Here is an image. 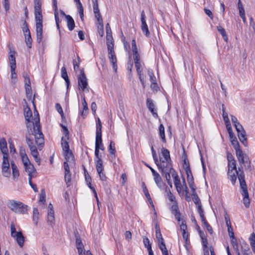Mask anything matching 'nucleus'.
Here are the masks:
<instances>
[{"mask_svg":"<svg viewBox=\"0 0 255 255\" xmlns=\"http://www.w3.org/2000/svg\"><path fill=\"white\" fill-rule=\"evenodd\" d=\"M34 17L36 21L37 41L40 43L43 36V16L41 0H34Z\"/></svg>","mask_w":255,"mask_h":255,"instance_id":"obj_1","label":"nucleus"},{"mask_svg":"<svg viewBox=\"0 0 255 255\" xmlns=\"http://www.w3.org/2000/svg\"><path fill=\"white\" fill-rule=\"evenodd\" d=\"M156 164L162 175L165 178L167 184L172 187V184L170 179V172L174 170V169L172 168L171 160H168L167 158L165 157H159V159H158V162H156Z\"/></svg>","mask_w":255,"mask_h":255,"instance_id":"obj_2","label":"nucleus"},{"mask_svg":"<svg viewBox=\"0 0 255 255\" xmlns=\"http://www.w3.org/2000/svg\"><path fill=\"white\" fill-rule=\"evenodd\" d=\"M19 152L24 166L25 170L28 173V177H35L36 176V170L28 158L25 149L23 147H20L19 149Z\"/></svg>","mask_w":255,"mask_h":255,"instance_id":"obj_3","label":"nucleus"},{"mask_svg":"<svg viewBox=\"0 0 255 255\" xmlns=\"http://www.w3.org/2000/svg\"><path fill=\"white\" fill-rule=\"evenodd\" d=\"M7 207L12 212L19 214L27 213L28 207L21 202L15 200H9L6 203Z\"/></svg>","mask_w":255,"mask_h":255,"instance_id":"obj_4","label":"nucleus"},{"mask_svg":"<svg viewBox=\"0 0 255 255\" xmlns=\"http://www.w3.org/2000/svg\"><path fill=\"white\" fill-rule=\"evenodd\" d=\"M34 120L35 124H34V122H32L33 124V132L32 134L35 137V144L39 146V149H40V146H42V145L44 144V137L43 133L40 130L39 118L37 119H35Z\"/></svg>","mask_w":255,"mask_h":255,"instance_id":"obj_5","label":"nucleus"},{"mask_svg":"<svg viewBox=\"0 0 255 255\" xmlns=\"http://www.w3.org/2000/svg\"><path fill=\"white\" fill-rule=\"evenodd\" d=\"M10 235L16 241L18 246L22 248L24 243V237L21 231L17 232L14 224L11 223L10 224Z\"/></svg>","mask_w":255,"mask_h":255,"instance_id":"obj_6","label":"nucleus"},{"mask_svg":"<svg viewBox=\"0 0 255 255\" xmlns=\"http://www.w3.org/2000/svg\"><path fill=\"white\" fill-rule=\"evenodd\" d=\"M114 43H110L107 45L108 57L111 63L112 64L113 68L116 72L117 70V58L114 50Z\"/></svg>","mask_w":255,"mask_h":255,"instance_id":"obj_7","label":"nucleus"},{"mask_svg":"<svg viewBox=\"0 0 255 255\" xmlns=\"http://www.w3.org/2000/svg\"><path fill=\"white\" fill-rule=\"evenodd\" d=\"M26 140L27 144L30 148L32 156L33 157L35 162L38 164V165H40L41 159L38 156V152L37 147L29 137L26 136Z\"/></svg>","mask_w":255,"mask_h":255,"instance_id":"obj_8","label":"nucleus"},{"mask_svg":"<svg viewBox=\"0 0 255 255\" xmlns=\"http://www.w3.org/2000/svg\"><path fill=\"white\" fill-rule=\"evenodd\" d=\"M170 174L173 179L174 185L178 193L180 194L182 192H185V189L182 188V183H181L180 179L179 178L178 175L175 170H172V172H170Z\"/></svg>","mask_w":255,"mask_h":255,"instance_id":"obj_9","label":"nucleus"},{"mask_svg":"<svg viewBox=\"0 0 255 255\" xmlns=\"http://www.w3.org/2000/svg\"><path fill=\"white\" fill-rule=\"evenodd\" d=\"M10 164L9 163L8 157L2 158L1 164V174L3 176L9 177L11 175Z\"/></svg>","mask_w":255,"mask_h":255,"instance_id":"obj_10","label":"nucleus"},{"mask_svg":"<svg viewBox=\"0 0 255 255\" xmlns=\"http://www.w3.org/2000/svg\"><path fill=\"white\" fill-rule=\"evenodd\" d=\"M78 83L79 87L82 89V91H89L87 89L88 82L87 79L84 73V70H81L80 74L78 76Z\"/></svg>","mask_w":255,"mask_h":255,"instance_id":"obj_11","label":"nucleus"},{"mask_svg":"<svg viewBox=\"0 0 255 255\" xmlns=\"http://www.w3.org/2000/svg\"><path fill=\"white\" fill-rule=\"evenodd\" d=\"M140 21L141 26L140 28L141 31L144 35L148 37L150 36V32L148 30V27L146 22V16L144 10L141 12L140 14Z\"/></svg>","mask_w":255,"mask_h":255,"instance_id":"obj_12","label":"nucleus"},{"mask_svg":"<svg viewBox=\"0 0 255 255\" xmlns=\"http://www.w3.org/2000/svg\"><path fill=\"white\" fill-rule=\"evenodd\" d=\"M63 132L65 137H62L61 138V146L63 152L66 151L70 150L69 149V145L68 142L69 139V131L67 127L62 126Z\"/></svg>","mask_w":255,"mask_h":255,"instance_id":"obj_13","label":"nucleus"},{"mask_svg":"<svg viewBox=\"0 0 255 255\" xmlns=\"http://www.w3.org/2000/svg\"><path fill=\"white\" fill-rule=\"evenodd\" d=\"M100 149L102 150H104L105 149L104 145L102 143V132L96 133L95 150V155H98Z\"/></svg>","mask_w":255,"mask_h":255,"instance_id":"obj_14","label":"nucleus"},{"mask_svg":"<svg viewBox=\"0 0 255 255\" xmlns=\"http://www.w3.org/2000/svg\"><path fill=\"white\" fill-rule=\"evenodd\" d=\"M23 32L25 35V42L28 47L30 48L31 46L32 38L30 35V31L28 29V25L25 20L24 21L22 26Z\"/></svg>","mask_w":255,"mask_h":255,"instance_id":"obj_15","label":"nucleus"},{"mask_svg":"<svg viewBox=\"0 0 255 255\" xmlns=\"http://www.w3.org/2000/svg\"><path fill=\"white\" fill-rule=\"evenodd\" d=\"M64 169L65 170V182L67 187H69L71 184V174L70 171L69 165H67L66 163H64Z\"/></svg>","mask_w":255,"mask_h":255,"instance_id":"obj_16","label":"nucleus"},{"mask_svg":"<svg viewBox=\"0 0 255 255\" xmlns=\"http://www.w3.org/2000/svg\"><path fill=\"white\" fill-rule=\"evenodd\" d=\"M0 150L2 154V158L8 157V148L7 142L5 138L0 139Z\"/></svg>","mask_w":255,"mask_h":255,"instance_id":"obj_17","label":"nucleus"},{"mask_svg":"<svg viewBox=\"0 0 255 255\" xmlns=\"http://www.w3.org/2000/svg\"><path fill=\"white\" fill-rule=\"evenodd\" d=\"M63 152L65 160L64 163H66L67 165H69V167L73 165L74 164V157L72 151L68 150Z\"/></svg>","mask_w":255,"mask_h":255,"instance_id":"obj_18","label":"nucleus"},{"mask_svg":"<svg viewBox=\"0 0 255 255\" xmlns=\"http://www.w3.org/2000/svg\"><path fill=\"white\" fill-rule=\"evenodd\" d=\"M8 49V59L10 65V68L16 67L15 51L13 48L10 46H9Z\"/></svg>","mask_w":255,"mask_h":255,"instance_id":"obj_19","label":"nucleus"},{"mask_svg":"<svg viewBox=\"0 0 255 255\" xmlns=\"http://www.w3.org/2000/svg\"><path fill=\"white\" fill-rule=\"evenodd\" d=\"M172 213L174 215L175 219L180 223L181 221L180 216L181 214L179 211V208L176 202L173 203L170 208Z\"/></svg>","mask_w":255,"mask_h":255,"instance_id":"obj_20","label":"nucleus"},{"mask_svg":"<svg viewBox=\"0 0 255 255\" xmlns=\"http://www.w3.org/2000/svg\"><path fill=\"white\" fill-rule=\"evenodd\" d=\"M142 191L144 194V195L145 196L146 198H147L148 203L151 205L153 210L154 211H155V208H154V206L153 205L152 200L150 197V196L148 192V189L146 188V185L144 182L142 183Z\"/></svg>","mask_w":255,"mask_h":255,"instance_id":"obj_21","label":"nucleus"},{"mask_svg":"<svg viewBox=\"0 0 255 255\" xmlns=\"http://www.w3.org/2000/svg\"><path fill=\"white\" fill-rule=\"evenodd\" d=\"M242 194L243 196V203H244L245 206L246 208H248L250 207V200L249 199L248 189H247V188H246V189H242Z\"/></svg>","mask_w":255,"mask_h":255,"instance_id":"obj_22","label":"nucleus"},{"mask_svg":"<svg viewBox=\"0 0 255 255\" xmlns=\"http://www.w3.org/2000/svg\"><path fill=\"white\" fill-rule=\"evenodd\" d=\"M180 230L182 231V236L183 238L185 241V244L187 243V241L188 240V234L186 232L187 227L184 221L182 220L181 223L180 224Z\"/></svg>","mask_w":255,"mask_h":255,"instance_id":"obj_23","label":"nucleus"},{"mask_svg":"<svg viewBox=\"0 0 255 255\" xmlns=\"http://www.w3.org/2000/svg\"><path fill=\"white\" fill-rule=\"evenodd\" d=\"M152 173L153 176L154 180L158 187L159 188L162 187L163 183L162 179L159 174L154 169H152Z\"/></svg>","mask_w":255,"mask_h":255,"instance_id":"obj_24","label":"nucleus"},{"mask_svg":"<svg viewBox=\"0 0 255 255\" xmlns=\"http://www.w3.org/2000/svg\"><path fill=\"white\" fill-rule=\"evenodd\" d=\"M228 171L233 172V170H237L236 161L232 155H228Z\"/></svg>","mask_w":255,"mask_h":255,"instance_id":"obj_25","label":"nucleus"},{"mask_svg":"<svg viewBox=\"0 0 255 255\" xmlns=\"http://www.w3.org/2000/svg\"><path fill=\"white\" fill-rule=\"evenodd\" d=\"M76 247L78 250L79 255H87L85 254V251L84 249V246L82 243V241L80 238L76 237Z\"/></svg>","mask_w":255,"mask_h":255,"instance_id":"obj_26","label":"nucleus"},{"mask_svg":"<svg viewBox=\"0 0 255 255\" xmlns=\"http://www.w3.org/2000/svg\"><path fill=\"white\" fill-rule=\"evenodd\" d=\"M10 167L12 169L13 179V180H16L19 177V173L18 169L13 161H10Z\"/></svg>","mask_w":255,"mask_h":255,"instance_id":"obj_27","label":"nucleus"},{"mask_svg":"<svg viewBox=\"0 0 255 255\" xmlns=\"http://www.w3.org/2000/svg\"><path fill=\"white\" fill-rule=\"evenodd\" d=\"M96 159H95V165L96 167L97 171H101L104 170V167L103 165V161L102 159L101 156L99 155H95Z\"/></svg>","mask_w":255,"mask_h":255,"instance_id":"obj_28","label":"nucleus"},{"mask_svg":"<svg viewBox=\"0 0 255 255\" xmlns=\"http://www.w3.org/2000/svg\"><path fill=\"white\" fill-rule=\"evenodd\" d=\"M238 179L240 181V185L241 189L247 188L246 183L245 180V174L243 171H241L239 174L238 173Z\"/></svg>","mask_w":255,"mask_h":255,"instance_id":"obj_29","label":"nucleus"},{"mask_svg":"<svg viewBox=\"0 0 255 255\" xmlns=\"http://www.w3.org/2000/svg\"><path fill=\"white\" fill-rule=\"evenodd\" d=\"M24 114L25 120L30 123L32 122V113L30 109L28 107H26L24 108Z\"/></svg>","mask_w":255,"mask_h":255,"instance_id":"obj_30","label":"nucleus"},{"mask_svg":"<svg viewBox=\"0 0 255 255\" xmlns=\"http://www.w3.org/2000/svg\"><path fill=\"white\" fill-rule=\"evenodd\" d=\"M106 29L107 32V45L110 43H114L113 41V37L112 35V31L109 23H107L106 25Z\"/></svg>","mask_w":255,"mask_h":255,"instance_id":"obj_31","label":"nucleus"},{"mask_svg":"<svg viewBox=\"0 0 255 255\" xmlns=\"http://www.w3.org/2000/svg\"><path fill=\"white\" fill-rule=\"evenodd\" d=\"M61 77L65 81L67 85V88L68 89L70 85V81L68 76L66 69L65 66H63L61 68Z\"/></svg>","mask_w":255,"mask_h":255,"instance_id":"obj_32","label":"nucleus"},{"mask_svg":"<svg viewBox=\"0 0 255 255\" xmlns=\"http://www.w3.org/2000/svg\"><path fill=\"white\" fill-rule=\"evenodd\" d=\"M55 222L54 210L47 211V223L50 226H53Z\"/></svg>","mask_w":255,"mask_h":255,"instance_id":"obj_33","label":"nucleus"},{"mask_svg":"<svg viewBox=\"0 0 255 255\" xmlns=\"http://www.w3.org/2000/svg\"><path fill=\"white\" fill-rule=\"evenodd\" d=\"M67 27L69 30H72L75 27V22L70 15L66 16Z\"/></svg>","mask_w":255,"mask_h":255,"instance_id":"obj_34","label":"nucleus"},{"mask_svg":"<svg viewBox=\"0 0 255 255\" xmlns=\"http://www.w3.org/2000/svg\"><path fill=\"white\" fill-rule=\"evenodd\" d=\"M236 152L239 163L240 164H244L246 156L243 153L242 150L241 149H237V150H236Z\"/></svg>","mask_w":255,"mask_h":255,"instance_id":"obj_35","label":"nucleus"},{"mask_svg":"<svg viewBox=\"0 0 255 255\" xmlns=\"http://www.w3.org/2000/svg\"><path fill=\"white\" fill-rule=\"evenodd\" d=\"M240 141L245 145L247 144V138L246 137V132L244 129L241 130V131L237 132Z\"/></svg>","mask_w":255,"mask_h":255,"instance_id":"obj_36","label":"nucleus"},{"mask_svg":"<svg viewBox=\"0 0 255 255\" xmlns=\"http://www.w3.org/2000/svg\"><path fill=\"white\" fill-rule=\"evenodd\" d=\"M199 235L202 240V243L204 248L208 249V240L204 232L199 230Z\"/></svg>","mask_w":255,"mask_h":255,"instance_id":"obj_37","label":"nucleus"},{"mask_svg":"<svg viewBox=\"0 0 255 255\" xmlns=\"http://www.w3.org/2000/svg\"><path fill=\"white\" fill-rule=\"evenodd\" d=\"M155 236L157 240L158 243L164 241L160 232L159 226L158 225H156L155 226Z\"/></svg>","mask_w":255,"mask_h":255,"instance_id":"obj_38","label":"nucleus"},{"mask_svg":"<svg viewBox=\"0 0 255 255\" xmlns=\"http://www.w3.org/2000/svg\"><path fill=\"white\" fill-rule=\"evenodd\" d=\"M231 239V243L233 246V248L234 250L235 251L237 255H240V251H239V246H238V244L237 239L235 237L232 238Z\"/></svg>","mask_w":255,"mask_h":255,"instance_id":"obj_39","label":"nucleus"},{"mask_svg":"<svg viewBox=\"0 0 255 255\" xmlns=\"http://www.w3.org/2000/svg\"><path fill=\"white\" fill-rule=\"evenodd\" d=\"M159 157H165V158H167L168 160H170V156L169 151L164 147L161 148V154H159Z\"/></svg>","mask_w":255,"mask_h":255,"instance_id":"obj_40","label":"nucleus"},{"mask_svg":"<svg viewBox=\"0 0 255 255\" xmlns=\"http://www.w3.org/2000/svg\"><path fill=\"white\" fill-rule=\"evenodd\" d=\"M39 217V213L36 208L33 209L32 220L35 225H37Z\"/></svg>","mask_w":255,"mask_h":255,"instance_id":"obj_41","label":"nucleus"},{"mask_svg":"<svg viewBox=\"0 0 255 255\" xmlns=\"http://www.w3.org/2000/svg\"><path fill=\"white\" fill-rule=\"evenodd\" d=\"M159 135L163 142H166L164 127L162 124H160L158 128Z\"/></svg>","mask_w":255,"mask_h":255,"instance_id":"obj_42","label":"nucleus"},{"mask_svg":"<svg viewBox=\"0 0 255 255\" xmlns=\"http://www.w3.org/2000/svg\"><path fill=\"white\" fill-rule=\"evenodd\" d=\"M26 97L28 100H32V102L34 100V98H32V92L31 88V86L27 85V87H25Z\"/></svg>","mask_w":255,"mask_h":255,"instance_id":"obj_43","label":"nucleus"},{"mask_svg":"<svg viewBox=\"0 0 255 255\" xmlns=\"http://www.w3.org/2000/svg\"><path fill=\"white\" fill-rule=\"evenodd\" d=\"M54 17L55 19L57 28L59 29V19L58 17V9L57 6H53Z\"/></svg>","mask_w":255,"mask_h":255,"instance_id":"obj_44","label":"nucleus"},{"mask_svg":"<svg viewBox=\"0 0 255 255\" xmlns=\"http://www.w3.org/2000/svg\"><path fill=\"white\" fill-rule=\"evenodd\" d=\"M249 241L253 251L255 253V234L254 233L251 235Z\"/></svg>","mask_w":255,"mask_h":255,"instance_id":"obj_45","label":"nucleus"},{"mask_svg":"<svg viewBox=\"0 0 255 255\" xmlns=\"http://www.w3.org/2000/svg\"><path fill=\"white\" fill-rule=\"evenodd\" d=\"M218 31L220 33V34L222 35L223 38L224 40L226 41H227L228 40V36L226 34V31L225 29L222 27L221 26H218L217 27Z\"/></svg>","mask_w":255,"mask_h":255,"instance_id":"obj_46","label":"nucleus"},{"mask_svg":"<svg viewBox=\"0 0 255 255\" xmlns=\"http://www.w3.org/2000/svg\"><path fill=\"white\" fill-rule=\"evenodd\" d=\"M109 151L111 155H114V156H115L116 149L115 147V143L113 141H111L110 143Z\"/></svg>","mask_w":255,"mask_h":255,"instance_id":"obj_47","label":"nucleus"},{"mask_svg":"<svg viewBox=\"0 0 255 255\" xmlns=\"http://www.w3.org/2000/svg\"><path fill=\"white\" fill-rule=\"evenodd\" d=\"M143 242L145 247L147 249L148 252L152 251L151 245L150 243L149 240L147 238H144L143 239Z\"/></svg>","mask_w":255,"mask_h":255,"instance_id":"obj_48","label":"nucleus"},{"mask_svg":"<svg viewBox=\"0 0 255 255\" xmlns=\"http://www.w3.org/2000/svg\"><path fill=\"white\" fill-rule=\"evenodd\" d=\"M15 68L16 67L10 68L11 82L14 84L16 82L17 80L16 74L15 71Z\"/></svg>","mask_w":255,"mask_h":255,"instance_id":"obj_49","label":"nucleus"},{"mask_svg":"<svg viewBox=\"0 0 255 255\" xmlns=\"http://www.w3.org/2000/svg\"><path fill=\"white\" fill-rule=\"evenodd\" d=\"M238 7L239 9L240 16L245 14V9L241 0H239L238 1Z\"/></svg>","mask_w":255,"mask_h":255,"instance_id":"obj_50","label":"nucleus"},{"mask_svg":"<svg viewBox=\"0 0 255 255\" xmlns=\"http://www.w3.org/2000/svg\"><path fill=\"white\" fill-rule=\"evenodd\" d=\"M95 16L98 22V24L101 27H103V21L100 12L95 14Z\"/></svg>","mask_w":255,"mask_h":255,"instance_id":"obj_51","label":"nucleus"},{"mask_svg":"<svg viewBox=\"0 0 255 255\" xmlns=\"http://www.w3.org/2000/svg\"><path fill=\"white\" fill-rule=\"evenodd\" d=\"M146 106L148 110L155 108L153 100L150 98H147L146 100Z\"/></svg>","mask_w":255,"mask_h":255,"instance_id":"obj_52","label":"nucleus"},{"mask_svg":"<svg viewBox=\"0 0 255 255\" xmlns=\"http://www.w3.org/2000/svg\"><path fill=\"white\" fill-rule=\"evenodd\" d=\"M102 123L100 119L98 118L96 122V133L102 132Z\"/></svg>","mask_w":255,"mask_h":255,"instance_id":"obj_53","label":"nucleus"},{"mask_svg":"<svg viewBox=\"0 0 255 255\" xmlns=\"http://www.w3.org/2000/svg\"><path fill=\"white\" fill-rule=\"evenodd\" d=\"M232 172H231V171H228V174L229 179L231 180L232 183L234 185L236 183L237 175H232Z\"/></svg>","mask_w":255,"mask_h":255,"instance_id":"obj_54","label":"nucleus"},{"mask_svg":"<svg viewBox=\"0 0 255 255\" xmlns=\"http://www.w3.org/2000/svg\"><path fill=\"white\" fill-rule=\"evenodd\" d=\"M148 74L149 76L150 81L151 82L156 81V77L154 75L152 70L149 69L148 70Z\"/></svg>","mask_w":255,"mask_h":255,"instance_id":"obj_55","label":"nucleus"},{"mask_svg":"<svg viewBox=\"0 0 255 255\" xmlns=\"http://www.w3.org/2000/svg\"><path fill=\"white\" fill-rule=\"evenodd\" d=\"M227 129L228 130V131L229 132V134L230 135V136L231 138H233V132H232V129L231 127V125L230 124V122L229 123H225Z\"/></svg>","mask_w":255,"mask_h":255,"instance_id":"obj_56","label":"nucleus"},{"mask_svg":"<svg viewBox=\"0 0 255 255\" xmlns=\"http://www.w3.org/2000/svg\"><path fill=\"white\" fill-rule=\"evenodd\" d=\"M77 8L79 10V13L80 15V17L81 18V19L83 20L84 17V10L82 4H80V5H77Z\"/></svg>","mask_w":255,"mask_h":255,"instance_id":"obj_57","label":"nucleus"},{"mask_svg":"<svg viewBox=\"0 0 255 255\" xmlns=\"http://www.w3.org/2000/svg\"><path fill=\"white\" fill-rule=\"evenodd\" d=\"M32 178L33 177H28V183H29L30 186L31 187V188L34 191V192H36L38 191V189H37L36 184H34L32 182Z\"/></svg>","mask_w":255,"mask_h":255,"instance_id":"obj_58","label":"nucleus"},{"mask_svg":"<svg viewBox=\"0 0 255 255\" xmlns=\"http://www.w3.org/2000/svg\"><path fill=\"white\" fill-rule=\"evenodd\" d=\"M77 58H78V62H77L75 60H73V61L74 69L75 71H77L78 70V69L79 67V65H80V57L78 56Z\"/></svg>","mask_w":255,"mask_h":255,"instance_id":"obj_59","label":"nucleus"},{"mask_svg":"<svg viewBox=\"0 0 255 255\" xmlns=\"http://www.w3.org/2000/svg\"><path fill=\"white\" fill-rule=\"evenodd\" d=\"M134 64L137 74H140V73H141L142 70L141 69V65L140 61L138 62H135Z\"/></svg>","mask_w":255,"mask_h":255,"instance_id":"obj_60","label":"nucleus"},{"mask_svg":"<svg viewBox=\"0 0 255 255\" xmlns=\"http://www.w3.org/2000/svg\"><path fill=\"white\" fill-rule=\"evenodd\" d=\"M150 88L153 91H157L159 90V87L156 83V81L151 82Z\"/></svg>","mask_w":255,"mask_h":255,"instance_id":"obj_61","label":"nucleus"},{"mask_svg":"<svg viewBox=\"0 0 255 255\" xmlns=\"http://www.w3.org/2000/svg\"><path fill=\"white\" fill-rule=\"evenodd\" d=\"M223 118L224 119L225 123H229L230 122L229 119L228 118V114L225 112V109L223 108Z\"/></svg>","mask_w":255,"mask_h":255,"instance_id":"obj_62","label":"nucleus"},{"mask_svg":"<svg viewBox=\"0 0 255 255\" xmlns=\"http://www.w3.org/2000/svg\"><path fill=\"white\" fill-rule=\"evenodd\" d=\"M39 201L43 203L45 202V193L44 190L41 191Z\"/></svg>","mask_w":255,"mask_h":255,"instance_id":"obj_63","label":"nucleus"},{"mask_svg":"<svg viewBox=\"0 0 255 255\" xmlns=\"http://www.w3.org/2000/svg\"><path fill=\"white\" fill-rule=\"evenodd\" d=\"M232 143L236 150H237V149L238 150L239 149H240L239 142L237 140H232Z\"/></svg>","mask_w":255,"mask_h":255,"instance_id":"obj_64","label":"nucleus"}]
</instances>
